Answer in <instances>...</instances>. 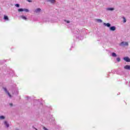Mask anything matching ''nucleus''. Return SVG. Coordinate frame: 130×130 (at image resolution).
Listing matches in <instances>:
<instances>
[{
    "instance_id": "11",
    "label": "nucleus",
    "mask_w": 130,
    "mask_h": 130,
    "mask_svg": "<svg viewBox=\"0 0 130 130\" xmlns=\"http://www.w3.org/2000/svg\"><path fill=\"white\" fill-rule=\"evenodd\" d=\"M112 56L113 57H116V56H117L116 54L115 53H112Z\"/></svg>"
},
{
    "instance_id": "22",
    "label": "nucleus",
    "mask_w": 130,
    "mask_h": 130,
    "mask_svg": "<svg viewBox=\"0 0 130 130\" xmlns=\"http://www.w3.org/2000/svg\"><path fill=\"white\" fill-rule=\"evenodd\" d=\"M67 23H70V21H66Z\"/></svg>"
},
{
    "instance_id": "16",
    "label": "nucleus",
    "mask_w": 130,
    "mask_h": 130,
    "mask_svg": "<svg viewBox=\"0 0 130 130\" xmlns=\"http://www.w3.org/2000/svg\"><path fill=\"white\" fill-rule=\"evenodd\" d=\"M123 23H125L126 22V19L125 17H123Z\"/></svg>"
},
{
    "instance_id": "4",
    "label": "nucleus",
    "mask_w": 130,
    "mask_h": 130,
    "mask_svg": "<svg viewBox=\"0 0 130 130\" xmlns=\"http://www.w3.org/2000/svg\"><path fill=\"white\" fill-rule=\"evenodd\" d=\"M116 29V28L115 27V26H111L110 27V30L111 31H115Z\"/></svg>"
},
{
    "instance_id": "19",
    "label": "nucleus",
    "mask_w": 130,
    "mask_h": 130,
    "mask_svg": "<svg viewBox=\"0 0 130 130\" xmlns=\"http://www.w3.org/2000/svg\"><path fill=\"white\" fill-rule=\"evenodd\" d=\"M15 6H16L17 8H19V7H20V5H19V4H16V5H15Z\"/></svg>"
},
{
    "instance_id": "18",
    "label": "nucleus",
    "mask_w": 130,
    "mask_h": 130,
    "mask_svg": "<svg viewBox=\"0 0 130 130\" xmlns=\"http://www.w3.org/2000/svg\"><path fill=\"white\" fill-rule=\"evenodd\" d=\"M117 61H118V62L120 61V58L119 57L117 58Z\"/></svg>"
},
{
    "instance_id": "21",
    "label": "nucleus",
    "mask_w": 130,
    "mask_h": 130,
    "mask_svg": "<svg viewBox=\"0 0 130 130\" xmlns=\"http://www.w3.org/2000/svg\"><path fill=\"white\" fill-rule=\"evenodd\" d=\"M27 1V2H28V3H32V1L31 0H26Z\"/></svg>"
},
{
    "instance_id": "15",
    "label": "nucleus",
    "mask_w": 130,
    "mask_h": 130,
    "mask_svg": "<svg viewBox=\"0 0 130 130\" xmlns=\"http://www.w3.org/2000/svg\"><path fill=\"white\" fill-rule=\"evenodd\" d=\"M5 117L4 116H0V119H5Z\"/></svg>"
},
{
    "instance_id": "10",
    "label": "nucleus",
    "mask_w": 130,
    "mask_h": 130,
    "mask_svg": "<svg viewBox=\"0 0 130 130\" xmlns=\"http://www.w3.org/2000/svg\"><path fill=\"white\" fill-rule=\"evenodd\" d=\"M4 20H7V21L9 20V17H8V16L5 15L4 16Z\"/></svg>"
},
{
    "instance_id": "13",
    "label": "nucleus",
    "mask_w": 130,
    "mask_h": 130,
    "mask_svg": "<svg viewBox=\"0 0 130 130\" xmlns=\"http://www.w3.org/2000/svg\"><path fill=\"white\" fill-rule=\"evenodd\" d=\"M108 11H113L114 10V8H108Z\"/></svg>"
},
{
    "instance_id": "17",
    "label": "nucleus",
    "mask_w": 130,
    "mask_h": 130,
    "mask_svg": "<svg viewBox=\"0 0 130 130\" xmlns=\"http://www.w3.org/2000/svg\"><path fill=\"white\" fill-rule=\"evenodd\" d=\"M110 23H107V24H106V26H107V27H110Z\"/></svg>"
},
{
    "instance_id": "12",
    "label": "nucleus",
    "mask_w": 130,
    "mask_h": 130,
    "mask_svg": "<svg viewBox=\"0 0 130 130\" xmlns=\"http://www.w3.org/2000/svg\"><path fill=\"white\" fill-rule=\"evenodd\" d=\"M18 12H24V9L20 8L18 10Z\"/></svg>"
},
{
    "instance_id": "5",
    "label": "nucleus",
    "mask_w": 130,
    "mask_h": 130,
    "mask_svg": "<svg viewBox=\"0 0 130 130\" xmlns=\"http://www.w3.org/2000/svg\"><path fill=\"white\" fill-rule=\"evenodd\" d=\"M124 69L125 70H130V66L129 65H126L124 67Z\"/></svg>"
},
{
    "instance_id": "2",
    "label": "nucleus",
    "mask_w": 130,
    "mask_h": 130,
    "mask_svg": "<svg viewBox=\"0 0 130 130\" xmlns=\"http://www.w3.org/2000/svg\"><path fill=\"white\" fill-rule=\"evenodd\" d=\"M4 91H5V92L6 93H7L8 96H9V97H10V98H12V95H11V94H10V92H9V91H8V90H7V88H4Z\"/></svg>"
},
{
    "instance_id": "6",
    "label": "nucleus",
    "mask_w": 130,
    "mask_h": 130,
    "mask_svg": "<svg viewBox=\"0 0 130 130\" xmlns=\"http://www.w3.org/2000/svg\"><path fill=\"white\" fill-rule=\"evenodd\" d=\"M41 9L40 8H38L35 11V13H39V12H41Z\"/></svg>"
},
{
    "instance_id": "23",
    "label": "nucleus",
    "mask_w": 130,
    "mask_h": 130,
    "mask_svg": "<svg viewBox=\"0 0 130 130\" xmlns=\"http://www.w3.org/2000/svg\"><path fill=\"white\" fill-rule=\"evenodd\" d=\"M10 106H13V104H10Z\"/></svg>"
},
{
    "instance_id": "3",
    "label": "nucleus",
    "mask_w": 130,
    "mask_h": 130,
    "mask_svg": "<svg viewBox=\"0 0 130 130\" xmlns=\"http://www.w3.org/2000/svg\"><path fill=\"white\" fill-rule=\"evenodd\" d=\"M123 59L127 61V62H130V59L128 57H124Z\"/></svg>"
},
{
    "instance_id": "8",
    "label": "nucleus",
    "mask_w": 130,
    "mask_h": 130,
    "mask_svg": "<svg viewBox=\"0 0 130 130\" xmlns=\"http://www.w3.org/2000/svg\"><path fill=\"white\" fill-rule=\"evenodd\" d=\"M48 2H50V3H51V4H54V3H55V0H48Z\"/></svg>"
},
{
    "instance_id": "7",
    "label": "nucleus",
    "mask_w": 130,
    "mask_h": 130,
    "mask_svg": "<svg viewBox=\"0 0 130 130\" xmlns=\"http://www.w3.org/2000/svg\"><path fill=\"white\" fill-rule=\"evenodd\" d=\"M4 123L7 127H9V126H10V125L9 124V123H8V122H7L6 121L4 122Z\"/></svg>"
},
{
    "instance_id": "20",
    "label": "nucleus",
    "mask_w": 130,
    "mask_h": 130,
    "mask_svg": "<svg viewBox=\"0 0 130 130\" xmlns=\"http://www.w3.org/2000/svg\"><path fill=\"white\" fill-rule=\"evenodd\" d=\"M24 11H25V12H29V10L28 9H24Z\"/></svg>"
},
{
    "instance_id": "1",
    "label": "nucleus",
    "mask_w": 130,
    "mask_h": 130,
    "mask_svg": "<svg viewBox=\"0 0 130 130\" xmlns=\"http://www.w3.org/2000/svg\"><path fill=\"white\" fill-rule=\"evenodd\" d=\"M120 45L124 46H127L128 45V43L126 42H122L120 43Z\"/></svg>"
},
{
    "instance_id": "14",
    "label": "nucleus",
    "mask_w": 130,
    "mask_h": 130,
    "mask_svg": "<svg viewBox=\"0 0 130 130\" xmlns=\"http://www.w3.org/2000/svg\"><path fill=\"white\" fill-rule=\"evenodd\" d=\"M97 22H99V23H102V20L101 19H97Z\"/></svg>"
},
{
    "instance_id": "9",
    "label": "nucleus",
    "mask_w": 130,
    "mask_h": 130,
    "mask_svg": "<svg viewBox=\"0 0 130 130\" xmlns=\"http://www.w3.org/2000/svg\"><path fill=\"white\" fill-rule=\"evenodd\" d=\"M21 18H22L23 20H27V17H26V16H21Z\"/></svg>"
}]
</instances>
